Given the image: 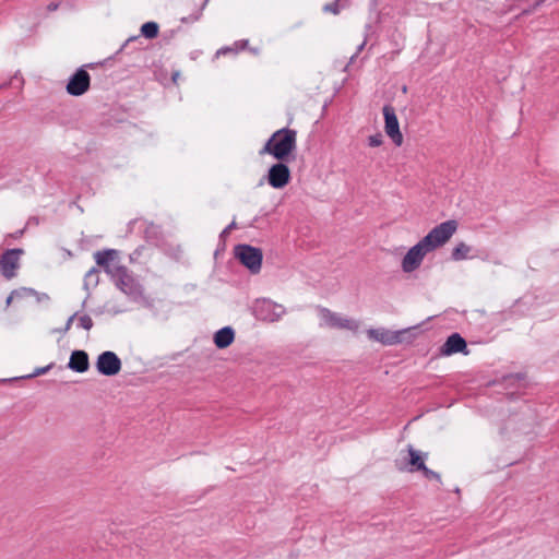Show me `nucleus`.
<instances>
[{
	"instance_id": "obj_19",
	"label": "nucleus",
	"mask_w": 559,
	"mask_h": 559,
	"mask_svg": "<svg viewBox=\"0 0 559 559\" xmlns=\"http://www.w3.org/2000/svg\"><path fill=\"white\" fill-rule=\"evenodd\" d=\"M472 251V248L466 245L465 242H459L451 252V259L453 261H462L469 259V252Z\"/></svg>"
},
{
	"instance_id": "obj_1",
	"label": "nucleus",
	"mask_w": 559,
	"mask_h": 559,
	"mask_svg": "<svg viewBox=\"0 0 559 559\" xmlns=\"http://www.w3.org/2000/svg\"><path fill=\"white\" fill-rule=\"evenodd\" d=\"M459 227L455 219L445 221L433 227L421 240L413 246L402 260V270L411 273L417 270L425 255L447 243Z\"/></svg>"
},
{
	"instance_id": "obj_13",
	"label": "nucleus",
	"mask_w": 559,
	"mask_h": 559,
	"mask_svg": "<svg viewBox=\"0 0 559 559\" xmlns=\"http://www.w3.org/2000/svg\"><path fill=\"white\" fill-rule=\"evenodd\" d=\"M457 353L467 355V343L460 333H452L440 347V354L442 356H451Z\"/></svg>"
},
{
	"instance_id": "obj_2",
	"label": "nucleus",
	"mask_w": 559,
	"mask_h": 559,
	"mask_svg": "<svg viewBox=\"0 0 559 559\" xmlns=\"http://www.w3.org/2000/svg\"><path fill=\"white\" fill-rule=\"evenodd\" d=\"M297 146V131L289 128H282L275 131L259 154H270L280 162L294 159L293 153Z\"/></svg>"
},
{
	"instance_id": "obj_20",
	"label": "nucleus",
	"mask_w": 559,
	"mask_h": 559,
	"mask_svg": "<svg viewBox=\"0 0 559 559\" xmlns=\"http://www.w3.org/2000/svg\"><path fill=\"white\" fill-rule=\"evenodd\" d=\"M141 35L147 39L156 38L159 32V26L156 22L150 21L142 24L140 28Z\"/></svg>"
},
{
	"instance_id": "obj_41",
	"label": "nucleus",
	"mask_w": 559,
	"mask_h": 559,
	"mask_svg": "<svg viewBox=\"0 0 559 559\" xmlns=\"http://www.w3.org/2000/svg\"><path fill=\"white\" fill-rule=\"evenodd\" d=\"M141 248H138L134 250L133 254L131 255V259H133V255H140L141 254V251H140Z\"/></svg>"
},
{
	"instance_id": "obj_17",
	"label": "nucleus",
	"mask_w": 559,
	"mask_h": 559,
	"mask_svg": "<svg viewBox=\"0 0 559 559\" xmlns=\"http://www.w3.org/2000/svg\"><path fill=\"white\" fill-rule=\"evenodd\" d=\"M98 270L96 267H92L88 272H86L84 276V284L83 287L85 290H87V296L82 302V307L84 308L86 306L87 298L91 296L90 293V286H97L98 284Z\"/></svg>"
},
{
	"instance_id": "obj_21",
	"label": "nucleus",
	"mask_w": 559,
	"mask_h": 559,
	"mask_svg": "<svg viewBox=\"0 0 559 559\" xmlns=\"http://www.w3.org/2000/svg\"><path fill=\"white\" fill-rule=\"evenodd\" d=\"M144 237L150 242H158L160 239V227L153 223L147 224L144 229Z\"/></svg>"
},
{
	"instance_id": "obj_37",
	"label": "nucleus",
	"mask_w": 559,
	"mask_h": 559,
	"mask_svg": "<svg viewBox=\"0 0 559 559\" xmlns=\"http://www.w3.org/2000/svg\"><path fill=\"white\" fill-rule=\"evenodd\" d=\"M139 39L138 36H133V37H130L129 39L126 40L124 45L122 46L121 49H123L126 46H128L130 43L132 41H136Z\"/></svg>"
},
{
	"instance_id": "obj_12",
	"label": "nucleus",
	"mask_w": 559,
	"mask_h": 559,
	"mask_svg": "<svg viewBox=\"0 0 559 559\" xmlns=\"http://www.w3.org/2000/svg\"><path fill=\"white\" fill-rule=\"evenodd\" d=\"M320 313L325 324L330 328L345 329L356 332L359 324L356 320L343 318L328 308H320Z\"/></svg>"
},
{
	"instance_id": "obj_38",
	"label": "nucleus",
	"mask_w": 559,
	"mask_h": 559,
	"mask_svg": "<svg viewBox=\"0 0 559 559\" xmlns=\"http://www.w3.org/2000/svg\"><path fill=\"white\" fill-rule=\"evenodd\" d=\"M180 76V72L176 71L171 74V80L174 83H177L178 78Z\"/></svg>"
},
{
	"instance_id": "obj_5",
	"label": "nucleus",
	"mask_w": 559,
	"mask_h": 559,
	"mask_svg": "<svg viewBox=\"0 0 559 559\" xmlns=\"http://www.w3.org/2000/svg\"><path fill=\"white\" fill-rule=\"evenodd\" d=\"M285 313V308L270 299H257L252 307V314L258 320L275 322Z\"/></svg>"
},
{
	"instance_id": "obj_40",
	"label": "nucleus",
	"mask_w": 559,
	"mask_h": 559,
	"mask_svg": "<svg viewBox=\"0 0 559 559\" xmlns=\"http://www.w3.org/2000/svg\"><path fill=\"white\" fill-rule=\"evenodd\" d=\"M231 50H233V49H231V48H228V47H227V48H222L221 50H217V55H218V53H221V52L225 53V52H227V51H231Z\"/></svg>"
},
{
	"instance_id": "obj_11",
	"label": "nucleus",
	"mask_w": 559,
	"mask_h": 559,
	"mask_svg": "<svg viewBox=\"0 0 559 559\" xmlns=\"http://www.w3.org/2000/svg\"><path fill=\"white\" fill-rule=\"evenodd\" d=\"M411 329L401 331H390L383 328L368 330V336L371 340L382 343L383 345H395L404 342V335L408 334Z\"/></svg>"
},
{
	"instance_id": "obj_9",
	"label": "nucleus",
	"mask_w": 559,
	"mask_h": 559,
	"mask_svg": "<svg viewBox=\"0 0 559 559\" xmlns=\"http://www.w3.org/2000/svg\"><path fill=\"white\" fill-rule=\"evenodd\" d=\"M382 111L386 135L396 146H401L403 143V135L400 131V123L395 114V109L391 105H384Z\"/></svg>"
},
{
	"instance_id": "obj_31",
	"label": "nucleus",
	"mask_w": 559,
	"mask_h": 559,
	"mask_svg": "<svg viewBox=\"0 0 559 559\" xmlns=\"http://www.w3.org/2000/svg\"><path fill=\"white\" fill-rule=\"evenodd\" d=\"M248 43L249 41L247 39H242V40L236 41L235 43L236 50L243 49L248 45Z\"/></svg>"
},
{
	"instance_id": "obj_39",
	"label": "nucleus",
	"mask_w": 559,
	"mask_h": 559,
	"mask_svg": "<svg viewBox=\"0 0 559 559\" xmlns=\"http://www.w3.org/2000/svg\"><path fill=\"white\" fill-rule=\"evenodd\" d=\"M13 299H15V296H13V290H12L11 294L7 298V301H5L7 306L11 305Z\"/></svg>"
},
{
	"instance_id": "obj_16",
	"label": "nucleus",
	"mask_w": 559,
	"mask_h": 559,
	"mask_svg": "<svg viewBox=\"0 0 559 559\" xmlns=\"http://www.w3.org/2000/svg\"><path fill=\"white\" fill-rule=\"evenodd\" d=\"M235 331L231 326H224L214 334V344L217 348L224 349L233 344Z\"/></svg>"
},
{
	"instance_id": "obj_4",
	"label": "nucleus",
	"mask_w": 559,
	"mask_h": 559,
	"mask_svg": "<svg viewBox=\"0 0 559 559\" xmlns=\"http://www.w3.org/2000/svg\"><path fill=\"white\" fill-rule=\"evenodd\" d=\"M234 255L251 274L260 273L263 260V252L260 248L239 243L234 248Z\"/></svg>"
},
{
	"instance_id": "obj_25",
	"label": "nucleus",
	"mask_w": 559,
	"mask_h": 559,
	"mask_svg": "<svg viewBox=\"0 0 559 559\" xmlns=\"http://www.w3.org/2000/svg\"><path fill=\"white\" fill-rule=\"evenodd\" d=\"M420 472H423L424 476L428 479H435L439 483H441V476L439 473L428 468L427 466H425L424 469H421Z\"/></svg>"
},
{
	"instance_id": "obj_34",
	"label": "nucleus",
	"mask_w": 559,
	"mask_h": 559,
	"mask_svg": "<svg viewBox=\"0 0 559 559\" xmlns=\"http://www.w3.org/2000/svg\"><path fill=\"white\" fill-rule=\"evenodd\" d=\"M24 234V229H20V230H16L15 233L11 234L10 236L17 239L20 237H22Z\"/></svg>"
},
{
	"instance_id": "obj_30",
	"label": "nucleus",
	"mask_w": 559,
	"mask_h": 559,
	"mask_svg": "<svg viewBox=\"0 0 559 559\" xmlns=\"http://www.w3.org/2000/svg\"><path fill=\"white\" fill-rule=\"evenodd\" d=\"M108 304L105 302L102 307H98L94 310V313L96 316H100V314H104V313H108Z\"/></svg>"
},
{
	"instance_id": "obj_7",
	"label": "nucleus",
	"mask_w": 559,
	"mask_h": 559,
	"mask_svg": "<svg viewBox=\"0 0 559 559\" xmlns=\"http://www.w3.org/2000/svg\"><path fill=\"white\" fill-rule=\"evenodd\" d=\"M95 366L100 374L112 377L120 372L122 364L116 353L105 350L98 355Z\"/></svg>"
},
{
	"instance_id": "obj_26",
	"label": "nucleus",
	"mask_w": 559,
	"mask_h": 559,
	"mask_svg": "<svg viewBox=\"0 0 559 559\" xmlns=\"http://www.w3.org/2000/svg\"><path fill=\"white\" fill-rule=\"evenodd\" d=\"M108 304V313L111 316H117L126 311L124 308H122L119 305L114 304L111 300L107 301Z\"/></svg>"
},
{
	"instance_id": "obj_36",
	"label": "nucleus",
	"mask_w": 559,
	"mask_h": 559,
	"mask_svg": "<svg viewBox=\"0 0 559 559\" xmlns=\"http://www.w3.org/2000/svg\"><path fill=\"white\" fill-rule=\"evenodd\" d=\"M366 40H364L358 47L356 53L352 57V60L364 49Z\"/></svg>"
},
{
	"instance_id": "obj_27",
	"label": "nucleus",
	"mask_w": 559,
	"mask_h": 559,
	"mask_svg": "<svg viewBox=\"0 0 559 559\" xmlns=\"http://www.w3.org/2000/svg\"><path fill=\"white\" fill-rule=\"evenodd\" d=\"M78 318V312H74L72 316H70L66 322V324H63V328L62 329H56L53 330V332H59V333H67L70 328H71V324L73 323V321Z\"/></svg>"
},
{
	"instance_id": "obj_14",
	"label": "nucleus",
	"mask_w": 559,
	"mask_h": 559,
	"mask_svg": "<svg viewBox=\"0 0 559 559\" xmlns=\"http://www.w3.org/2000/svg\"><path fill=\"white\" fill-rule=\"evenodd\" d=\"M68 368L80 373L87 371L90 368L87 353L82 349L73 350L68 362Z\"/></svg>"
},
{
	"instance_id": "obj_33",
	"label": "nucleus",
	"mask_w": 559,
	"mask_h": 559,
	"mask_svg": "<svg viewBox=\"0 0 559 559\" xmlns=\"http://www.w3.org/2000/svg\"><path fill=\"white\" fill-rule=\"evenodd\" d=\"M58 8H59V3H57V2H50V3L47 5V10H48L49 12L56 11Z\"/></svg>"
},
{
	"instance_id": "obj_29",
	"label": "nucleus",
	"mask_w": 559,
	"mask_h": 559,
	"mask_svg": "<svg viewBox=\"0 0 559 559\" xmlns=\"http://www.w3.org/2000/svg\"><path fill=\"white\" fill-rule=\"evenodd\" d=\"M202 11L203 10L200 9L195 14H192L189 17H186V16L181 17V22L182 23H188V22H195V21H198L201 17V15H202Z\"/></svg>"
},
{
	"instance_id": "obj_42",
	"label": "nucleus",
	"mask_w": 559,
	"mask_h": 559,
	"mask_svg": "<svg viewBox=\"0 0 559 559\" xmlns=\"http://www.w3.org/2000/svg\"><path fill=\"white\" fill-rule=\"evenodd\" d=\"M514 377L516 379H519V380H523L524 379V374H522V373H516Z\"/></svg>"
},
{
	"instance_id": "obj_10",
	"label": "nucleus",
	"mask_w": 559,
	"mask_h": 559,
	"mask_svg": "<svg viewBox=\"0 0 559 559\" xmlns=\"http://www.w3.org/2000/svg\"><path fill=\"white\" fill-rule=\"evenodd\" d=\"M287 162H277L273 164L267 171V183L274 189H282L290 181V169L286 165Z\"/></svg>"
},
{
	"instance_id": "obj_3",
	"label": "nucleus",
	"mask_w": 559,
	"mask_h": 559,
	"mask_svg": "<svg viewBox=\"0 0 559 559\" xmlns=\"http://www.w3.org/2000/svg\"><path fill=\"white\" fill-rule=\"evenodd\" d=\"M116 287L126 294L131 300L139 301L143 297L142 285L133 277L123 265H115L110 276Z\"/></svg>"
},
{
	"instance_id": "obj_18",
	"label": "nucleus",
	"mask_w": 559,
	"mask_h": 559,
	"mask_svg": "<svg viewBox=\"0 0 559 559\" xmlns=\"http://www.w3.org/2000/svg\"><path fill=\"white\" fill-rule=\"evenodd\" d=\"M409 453V464H411V471H421L425 468L426 464L424 462V456L421 452L413 449L412 447L408 448Z\"/></svg>"
},
{
	"instance_id": "obj_35",
	"label": "nucleus",
	"mask_w": 559,
	"mask_h": 559,
	"mask_svg": "<svg viewBox=\"0 0 559 559\" xmlns=\"http://www.w3.org/2000/svg\"><path fill=\"white\" fill-rule=\"evenodd\" d=\"M35 296L37 297L38 301H41L44 299L45 300L49 299V296L47 294H45V293H43V294L37 293V295H35Z\"/></svg>"
},
{
	"instance_id": "obj_24",
	"label": "nucleus",
	"mask_w": 559,
	"mask_h": 559,
	"mask_svg": "<svg viewBox=\"0 0 559 559\" xmlns=\"http://www.w3.org/2000/svg\"><path fill=\"white\" fill-rule=\"evenodd\" d=\"M382 142H383V136L381 133H376L368 138V144L371 147L380 146L382 144Z\"/></svg>"
},
{
	"instance_id": "obj_23",
	"label": "nucleus",
	"mask_w": 559,
	"mask_h": 559,
	"mask_svg": "<svg viewBox=\"0 0 559 559\" xmlns=\"http://www.w3.org/2000/svg\"><path fill=\"white\" fill-rule=\"evenodd\" d=\"M33 295H37V292L33 288L21 287L13 290V296H15V298H25Z\"/></svg>"
},
{
	"instance_id": "obj_8",
	"label": "nucleus",
	"mask_w": 559,
	"mask_h": 559,
	"mask_svg": "<svg viewBox=\"0 0 559 559\" xmlns=\"http://www.w3.org/2000/svg\"><path fill=\"white\" fill-rule=\"evenodd\" d=\"M24 254L21 248L8 249L0 257V272L7 278L11 280L16 275L20 267V257Z\"/></svg>"
},
{
	"instance_id": "obj_43",
	"label": "nucleus",
	"mask_w": 559,
	"mask_h": 559,
	"mask_svg": "<svg viewBox=\"0 0 559 559\" xmlns=\"http://www.w3.org/2000/svg\"><path fill=\"white\" fill-rule=\"evenodd\" d=\"M209 1H210V0H204V2H203V3H202V5H201V10H203V9L206 7V4L209 3Z\"/></svg>"
},
{
	"instance_id": "obj_22",
	"label": "nucleus",
	"mask_w": 559,
	"mask_h": 559,
	"mask_svg": "<svg viewBox=\"0 0 559 559\" xmlns=\"http://www.w3.org/2000/svg\"><path fill=\"white\" fill-rule=\"evenodd\" d=\"M76 319H78V326L81 329H84L86 331H90L94 325V322L88 314H83L80 317L78 316Z\"/></svg>"
},
{
	"instance_id": "obj_15",
	"label": "nucleus",
	"mask_w": 559,
	"mask_h": 559,
	"mask_svg": "<svg viewBox=\"0 0 559 559\" xmlns=\"http://www.w3.org/2000/svg\"><path fill=\"white\" fill-rule=\"evenodd\" d=\"M116 255H117V250L106 249L103 251H96L94 253V259H95L97 265L104 267L105 272L111 276L112 269L115 265H111L110 262L115 259Z\"/></svg>"
},
{
	"instance_id": "obj_32",
	"label": "nucleus",
	"mask_w": 559,
	"mask_h": 559,
	"mask_svg": "<svg viewBox=\"0 0 559 559\" xmlns=\"http://www.w3.org/2000/svg\"><path fill=\"white\" fill-rule=\"evenodd\" d=\"M236 227V223L235 222H231L221 234V237L225 236L226 234H228L231 229H234Z\"/></svg>"
},
{
	"instance_id": "obj_28",
	"label": "nucleus",
	"mask_w": 559,
	"mask_h": 559,
	"mask_svg": "<svg viewBox=\"0 0 559 559\" xmlns=\"http://www.w3.org/2000/svg\"><path fill=\"white\" fill-rule=\"evenodd\" d=\"M52 367H53V362H51V364H49V365H47L45 367L37 368L32 374L27 376V378H33V377H38V376L45 374Z\"/></svg>"
},
{
	"instance_id": "obj_6",
	"label": "nucleus",
	"mask_w": 559,
	"mask_h": 559,
	"mask_svg": "<svg viewBox=\"0 0 559 559\" xmlns=\"http://www.w3.org/2000/svg\"><path fill=\"white\" fill-rule=\"evenodd\" d=\"M93 63L79 68L68 80L66 91L71 96H82L91 86V76L86 68H93Z\"/></svg>"
}]
</instances>
